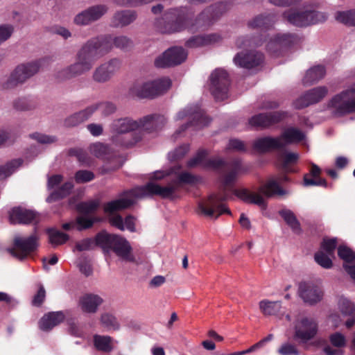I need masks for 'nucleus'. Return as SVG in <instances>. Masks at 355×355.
<instances>
[{"label": "nucleus", "mask_w": 355, "mask_h": 355, "mask_svg": "<svg viewBox=\"0 0 355 355\" xmlns=\"http://www.w3.org/2000/svg\"><path fill=\"white\" fill-rule=\"evenodd\" d=\"M136 19V15L132 11L118 12L114 17V23L116 26H125Z\"/></svg>", "instance_id": "41"}, {"label": "nucleus", "mask_w": 355, "mask_h": 355, "mask_svg": "<svg viewBox=\"0 0 355 355\" xmlns=\"http://www.w3.org/2000/svg\"><path fill=\"white\" fill-rule=\"evenodd\" d=\"M285 113L274 112L266 114H259L252 116L249 120V124L253 127L265 128L275 123H277L285 117Z\"/></svg>", "instance_id": "26"}, {"label": "nucleus", "mask_w": 355, "mask_h": 355, "mask_svg": "<svg viewBox=\"0 0 355 355\" xmlns=\"http://www.w3.org/2000/svg\"><path fill=\"white\" fill-rule=\"evenodd\" d=\"M107 10V8L105 6H92L76 15L73 21L76 24L80 26L88 25L100 19L106 13Z\"/></svg>", "instance_id": "21"}, {"label": "nucleus", "mask_w": 355, "mask_h": 355, "mask_svg": "<svg viewBox=\"0 0 355 355\" xmlns=\"http://www.w3.org/2000/svg\"><path fill=\"white\" fill-rule=\"evenodd\" d=\"M263 60V55L255 51H241L235 55L234 62L240 67L251 69L260 64Z\"/></svg>", "instance_id": "22"}, {"label": "nucleus", "mask_w": 355, "mask_h": 355, "mask_svg": "<svg viewBox=\"0 0 355 355\" xmlns=\"http://www.w3.org/2000/svg\"><path fill=\"white\" fill-rule=\"evenodd\" d=\"M129 94L139 98H154L151 80H137L129 89Z\"/></svg>", "instance_id": "27"}, {"label": "nucleus", "mask_w": 355, "mask_h": 355, "mask_svg": "<svg viewBox=\"0 0 355 355\" xmlns=\"http://www.w3.org/2000/svg\"><path fill=\"white\" fill-rule=\"evenodd\" d=\"M175 120H186L191 126L196 128H200L209 123V118L197 105L188 106L180 111L175 116Z\"/></svg>", "instance_id": "14"}, {"label": "nucleus", "mask_w": 355, "mask_h": 355, "mask_svg": "<svg viewBox=\"0 0 355 355\" xmlns=\"http://www.w3.org/2000/svg\"><path fill=\"white\" fill-rule=\"evenodd\" d=\"M21 164V159H15L0 167V181L10 175Z\"/></svg>", "instance_id": "47"}, {"label": "nucleus", "mask_w": 355, "mask_h": 355, "mask_svg": "<svg viewBox=\"0 0 355 355\" xmlns=\"http://www.w3.org/2000/svg\"><path fill=\"white\" fill-rule=\"evenodd\" d=\"M96 245H98L96 243V238L95 240L85 239L76 243L75 249L80 252L86 251L92 249Z\"/></svg>", "instance_id": "54"}, {"label": "nucleus", "mask_w": 355, "mask_h": 355, "mask_svg": "<svg viewBox=\"0 0 355 355\" xmlns=\"http://www.w3.org/2000/svg\"><path fill=\"white\" fill-rule=\"evenodd\" d=\"M107 42H101L99 37L88 40L78 51L76 62L59 71L57 78L67 80L90 71L94 63L106 54Z\"/></svg>", "instance_id": "2"}, {"label": "nucleus", "mask_w": 355, "mask_h": 355, "mask_svg": "<svg viewBox=\"0 0 355 355\" xmlns=\"http://www.w3.org/2000/svg\"><path fill=\"white\" fill-rule=\"evenodd\" d=\"M328 94L326 87H317L309 89L297 98L293 103L296 109H302L322 101Z\"/></svg>", "instance_id": "20"}, {"label": "nucleus", "mask_w": 355, "mask_h": 355, "mask_svg": "<svg viewBox=\"0 0 355 355\" xmlns=\"http://www.w3.org/2000/svg\"><path fill=\"white\" fill-rule=\"evenodd\" d=\"M297 41V37L291 34L278 35L272 39L267 44V49L270 51H275L277 48L290 46Z\"/></svg>", "instance_id": "34"}, {"label": "nucleus", "mask_w": 355, "mask_h": 355, "mask_svg": "<svg viewBox=\"0 0 355 355\" xmlns=\"http://www.w3.org/2000/svg\"><path fill=\"white\" fill-rule=\"evenodd\" d=\"M90 152L97 157H103L107 151V147L101 143L93 144L89 147Z\"/></svg>", "instance_id": "61"}, {"label": "nucleus", "mask_w": 355, "mask_h": 355, "mask_svg": "<svg viewBox=\"0 0 355 355\" xmlns=\"http://www.w3.org/2000/svg\"><path fill=\"white\" fill-rule=\"evenodd\" d=\"M336 245V239H324L320 250L315 254V262L324 268H331Z\"/></svg>", "instance_id": "17"}, {"label": "nucleus", "mask_w": 355, "mask_h": 355, "mask_svg": "<svg viewBox=\"0 0 355 355\" xmlns=\"http://www.w3.org/2000/svg\"><path fill=\"white\" fill-rule=\"evenodd\" d=\"M166 122V118L160 115H148L138 120L125 117L114 120L110 124V128L113 140H115L119 135L130 132H138L132 140L121 144L125 146H130L139 141L144 132L157 130L161 128Z\"/></svg>", "instance_id": "3"}, {"label": "nucleus", "mask_w": 355, "mask_h": 355, "mask_svg": "<svg viewBox=\"0 0 355 355\" xmlns=\"http://www.w3.org/2000/svg\"><path fill=\"white\" fill-rule=\"evenodd\" d=\"M223 7L222 4L218 5L214 7L209 8L204 10L198 19V23L201 24L200 21H202V24H209L212 20H214L218 16V11L220 8Z\"/></svg>", "instance_id": "43"}, {"label": "nucleus", "mask_w": 355, "mask_h": 355, "mask_svg": "<svg viewBox=\"0 0 355 355\" xmlns=\"http://www.w3.org/2000/svg\"><path fill=\"white\" fill-rule=\"evenodd\" d=\"M288 180L286 175H282L269 179L266 183L259 187L256 191H252L247 189H239L233 191L234 194L241 200L257 205L263 208L266 207L264 196L269 198L275 195L283 196L286 194L280 184Z\"/></svg>", "instance_id": "4"}, {"label": "nucleus", "mask_w": 355, "mask_h": 355, "mask_svg": "<svg viewBox=\"0 0 355 355\" xmlns=\"http://www.w3.org/2000/svg\"><path fill=\"white\" fill-rule=\"evenodd\" d=\"M92 106H96V110H98L105 116L113 114L116 110L114 104L108 102L92 105Z\"/></svg>", "instance_id": "55"}, {"label": "nucleus", "mask_w": 355, "mask_h": 355, "mask_svg": "<svg viewBox=\"0 0 355 355\" xmlns=\"http://www.w3.org/2000/svg\"><path fill=\"white\" fill-rule=\"evenodd\" d=\"M337 306L343 317L351 316L355 309L354 304L343 296L338 298Z\"/></svg>", "instance_id": "44"}, {"label": "nucleus", "mask_w": 355, "mask_h": 355, "mask_svg": "<svg viewBox=\"0 0 355 355\" xmlns=\"http://www.w3.org/2000/svg\"><path fill=\"white\" fill-rule=\"evenodd\" d=\"M94 178V173L87 170L78 171L75 174V180L78 184L90 182Z\"/></svg>", "instance_id": "52"}, {"label": "nucleus", "mask_w": 355, "mask_h": 355, "mask_svg": "<svg viewBox=\"0 0 355 355\" xmlns=\"http://www.w3.org/2000/svg\"><path fill=\"white\" fill-rule=\"evenodd\" d=\"M99 206L97 200H92L87 202H83L78 205V209L80 215L76 218V225L78 229L81 230L92 226V225L98 220L96 217L92 216V214Z\"/></svg>", "instance_id": "19"}, {"label": "nucleus", "mask_w": 355, "mask_h": 355, "mask_svg": "<svg viewBox=\"0 0 355 355\" xmlns=\"http://www.w3.org/2000/svg\"><path fill=\"white\" fill-rule=\"evenodd\" d=\"M329 340L331 344L338 348L345 347L347 343L346 337L340 332H335L330 335Z\"/></svg>", "instance_id": "50"}, {"label": "nucleus", "mask_w": 355, "mask_h": 355, "mask_svg": "<svg viewBox=\"0 0 355 355\" xmlns=\"http://www.w3.org/2000/svg\"><path fill=\"white\" fill-rule=\"evenodd\" d=\"M280 355H299V352L295 345L286 343L278 349Z\"/></svg>", "instance_id": "57"}, {"label": "nucleus", "mask_w": 355, "mask_h": 355, "mask_svg": "<svg viewBox=\"0 0 355 355\" xmlns=\"http://www.w3.org/2000/svg\"><path fill=\"white\" fill-rule=\"evenodd\" d=\"M134 193L128 191L119 199L107 202L104 205V211L110 215L109 220L112 225L120 230H128L130 232L135 230V218L131 216L125 218L123 220L121 216L116 215V211L124 209L132 205L137 199Z\"/></svg>", "instance_id": "5"}, {"label": "nucleus", "mask_w": 355, "mask_h": 355, "mask_svg": "<svg viewBox=\"0 0 355 355\" xmlns=\"http://www.w3.org/2000/svg\"><path fill=\"white\" fill-rule=\"evenodd\" d=\"M282 144L279 139L277 137H266L258 138L253 141L254 150L259 153H265L273 149H280Z\"/></svg>", "instance_id": "30"}, {"label": "nucleus", "mask_w": 355, "mask_h": 355, "mask_svg": "<svg viewBox=\"0 0 355 355\" xmlns=\"http://www.w3.org/2000/svg\"><path fill=\"white\" fill-rule=\"evenodd\" d=\"M103 64L111 77L119 70L121 65V61L118 59H112Z\"/></svg>", "instance_id": "56"}, {"label": "nucleus", "mask_w": 355, "mask_h": 355, "mask_svg": "<svg viewBox=\"0 0 355 355\" xmlns=\"http://www.w3.org/2000/svg\"><path fill=\"white\" fill-rule=\"evenodd\" d=\"M14 106L19 110H28L32 109L34 105L26 98H19L14 103Z\"/></svg>", "instance_id": "64"}, {"label": "nucleus", "mask_w": 355, "mask_h": 355, "mask_svg": "<svg viewBox=\"0 0 355 355\" xmlns=\"http://www.w3.org/2000/svg\"><path fill=\"white\" fill-rule=\"evenodd\" d=\"M229 85L228 74L225 70L217 69L211 73L209 89L216 101H223L228 97Z\"/></svg>", "instance_id": "10"}, {"label": "nucleus", "mask_w": 355, "mask_h": 355, "mask_svg": "<svg viewBox=\"0 0 355 355\" xmlns=\"http://www.w3.org/2000/svg\"><path fill=\"white\" fill-rule=\"evenodd\" d=\"M225 198L211 195L198 204V213L209 218H218L223 214H230L229 209L223 203Z\"/></svg>", "instance_id": "11"}, {"label": "nucleus", "mask_w": 355, "mask_h": 355, "mask_svg": "<svg viewBox=\"0 0 355 355\" xmlns=\"http://www.w3.org/2000/svg\"><path fill=\"white\" fill-rule=\"evenodd\" d=\"M14 28L12 25L4 24L0 26V44L7 40L12 34Z\"/></svg>", "instance_id": "60"}, {"label": "nucleus", "mask_w": 355, "mask_h": 355, "mask_svg": "<svg viewBox=\"0 0 355 355\" xmlns=\"http://www.w3.org/2000/svg\"><path fill=\"white\" fill-rule=\"evenodd\" d=\"M40 67V62L38 60L17 65L3 81V87L10 89L23 85L38 72Z\"/></svg>", "instance_id": "7"}, {"label": "nucleus", "mask_w": 355, "mask_h": 355, "mask_svg": "<svg viewBox=\"0 0 355 355\" xmlns=\"http://www.w3.org/2000/svg\"><path fill=\"white\" fill-rule=\"evenodd\" d=\"M343 316L338 313L334 312L329 315L327 318V322L330 324L334 328L338 327L343 322Z\"/></svg>", "instance_id": "63"}, {"label": "nucleus", "mask_w": 355, "mask_h": 355, "mask_svg": "<svg viewBox=\"0 0 355 355\" xmlns=\"http://www.w3.org/2000/svg\"><path fill=\"white\" fill-rule=\"evenodd\" d=\"M33 139L35 140L40 144H50L55 142L57 139L55 136L48 135L40 132H35L30 136Z\"/></svg>", "instance_id": "51"}, {"label": "nucleus", "mask_w": 355, "mask_h": 355, "mask_svg": "<svg viewBox=\"0 0 355 355\" xmlns=\"http://www.w3.org/2000/svg\"><path fill=\"white\" fill-rule=\"evenodd\" d=\"M46 233L49 243L54 247L64 244L69 239L67 234L54 228L47 229Z\"/></svg>", "instance_id": "39"}, {"label": "nucleus", "mask_w": 355, "mask_h": 355, "mask_svg": "<svg viewBox=\"0 0 355 355\" xmlns=\"http://www.w3.org/2000/svg\"><path fill=\"white\" fill-rule=\"evenodd\" d=\"M294 338L302 343H306L316 335L318 323L311 318L300 315L294 322Z\"/></svg>", "instance_id": "12"}, {"label": "nucleus", "mask_w": 355, "mask_h": 355, "mask_svg": "<svg viewBox=\"0 0 355 355\" xmlns=\"http://www.w3.org/2000/svg\"><path fill=\"white\" fill-rule=\"evenodd\" d=\"M284 15L290 24L297 26H306L325 19L323 14L306 8L291 9Z\"/></svg>", "instance_id": "9"}, {"label": "nucleus", "mask_w": 355, "mask_h": 355, "mask_svg": "<svg viewBox=\"0 0 355 355\" xmlns=\"http://www.w3.org/2000/svg\"><path fill=\"white\" fill-rule=\"evenodd\" d=\"M279 214L295 232H300V223L293 211L289 209H282L279 211Z\"/></svg>", "instance_id": "45"}, {"label": "nucleus", "mask_w": 355, "mask_h": 355, "mask_svg": "<svg viewBox=\"0 0 355 355\" xmlns=\"http://www.w3.org/2000/svg\"><path fill=\"white\" fill-rule=\"evenodd\" d=\"M223 160L218 157L208 159L205 150H200L196 155L191 159L187 165L189 167L200 166L205 168L218 169L224 165Z\"/></svg>", "instance_id": "23"}, {"label": "nucleus", "mask_w": 355, "mask_h": 355, "mask_svg": "<svg viewBox=\"0 0 355 355\" xmlns=\"http://www.w3.org/2000/svg\"><path fill=\"white\" fill-rule=\"evenodd\" d=\"M96 243L105 250H112L118 257L123 260L135 261L132 254V248L128 241L119 235L102 232L96 236Z\"/></svg>", "instance_id": "6"}, {"label": "nucleus", "mask_w": 355, "mask_h": 355, "mask_svg": "<svg viewBox=\"0 0 355 355\" xmlns=\"http://www.w3.org/2000/svg\"><path fill=\"white\" fill-rule=\"evenodd\" d=\"M338 256L344 261L343 266L350 277L355 280L354 253L346 246H340L338 249Z\"/></svg>", "instance_id": "31"}, {"label": "nucleus", "mask_w": 355, "mask_h": 355, "mask_svg": "<svg viewBox=\"0 0 355 355\" xmlns=\"http://www.w3.org/2000/svg\"><path fill=\"white\" fill-rule=\"evenodd\" d=\"M92 78L95 82L103 83L108 81L111 78V76L107 73L103 64H101L95 69Z\"/></svg>", "instance_id": "48"}, {"label": "nucleus", "mask_w": 355, "mask_h": 355, "mask_svg": "<svg viewBox=\"0 0 355 355\" xmlns=\"http://www.w3.org/2000/svg\"><path fill=\"white\" fill-rule=\"evenodd\" d=\"M96 110V106H89L79 112L75 113L65 119L64 124L68 127H73L84 122Z\"/></svg>", "instance_id": "35"}, {"label": "nucleus", "mask_w": 355, "mask_h": 355, "mask_svg": "<svg viewBox=\"0 0 355 355\" xmlns=\"http://www.w3.org/2000/svg\"><path fill=\"white\" fill-rule=\"evenodd\" d=\"M101 42H107L106 54L116 46L119 49H125L132 45V42L125 36L112 37L110 35L99 37Z\"/></svg>", "instance_id": "36"}, {"label": "nucleus", "mask_w": 355, "mask_h": 355, "mask_svg": "<svg viewBox=\"0 0 355 355\" xmlns=\"http://www.w3.org/2000/svg\"><path fill=\"white\" fill-rule=\"evenodd\" d=\"M271 19L269 17L259 16L254 19L250 24L253 28L268 27L270 24Z\"/></svg>", "instance_id": "58"}, {"label": "nucleus", "mask_w": 355, "mask_h": 355, "mask_svg": "<svg viewBox=\"0 0 355 355\" xmlns=\"http://www.w3.org/2000/svg\"><path fill=\"white\" fill-rule=\"evenodd\" d=\"M9 219L11 223H38L40 220V216L33 211L15 207L9 213Z\"/></svg>", "instance_id": "24"}, {"label": "nucleus", "mask_w": 355, "mask_h": 355, "mask_svg": "<svg viewBox=\"0 0 355 355\" xmlns=\"http://www.w3.org/2000/svg\"><path fill=\"white\" fill-rule=\"evenodd\" d=\"M101 324L108 330H118L120 324L114 315L109 313H103L101 316Z\"/></svg>", "instance_id": "46"}, {"label": "nucleus", "mask_w": 355, "mask_h": 355, "mask_svg": "<svg viewBox=\"0 0 355 355\" xmlns=\"http://www.w3.org/2000/svg\"><path fill=\"white\" fill-rule=\"evenodd\" d=\"M220 40V36L218 34H209L207 35L196 36L187 42L189 47H196L202 45L210 44L218 42Z\"/></svg>", "instance_id": "37"}, {"label": "nucleus", "mask_w": 355, "mask_h": 355, "mask_svg": "<svg viewBox=\"0 0 355 355\" xmlns=\"http://www.w3.org/2000/svg\"><path fill=\"white\" fill-rule=\"evenodd\" d=\"M227 149L238 152H245L246 147L243 141L237 139H232L229 141Z\"/></svg>", "instance_id": "59"}, {"label": "nucleus", "mask_w": 355, "mask_h": 355, "mask_svg": "<svg viewBox=\"0 0 355 355\" xmlns=\"http://www.w3.org/2000/svg\"><path fill=\"white\" fill-rule=\"evenodd\" d=\"M64 320L61 311L51 312L45 314L39 321V327L42 331H49Z\"/></svg>", "instance_id": "29"}, {"label": "nucleus", "mask_w": 355, "mask_h": 355, "mask_svg": "<svg viewBox=\"0 0 355 355\" xmlns=\"http://www.w3.org/2000/svg\"><path fill=\"white\" fill-rule=\"evenodd\" d=\"M94 346L98 350L109 352L112 350V338L107 336L96 335L94 337Z\"/></svg>", "instance_id": "42"}, {"label": "nucleus", "mask_w": 355, "mask_h": 355, "mask_svg": "<svg viewBox=\"0 0 355 355\" xmlns=\"http://www.w3.org/2000/svg\"><path fill=\"white\" fill-rule=\"evenodd\" d=\"M299 159V154L292 152H284L279 155V159L284 168H287L288 166L293 164L297 162Z\"/></svg>", "instance_id": "49"}, {"label": "nucleus", "mask_w": 355, "mask_h": 355, "mask_svg": "<svg viewBox=\"0 0 355 355\" xmlns=\"http://www.w3.org/2000/svg\"><path fill=\"white\" fill-rule=\"evenodd\" d=\"M259 306L261 312L265 315H275L279 319H282L284 315L282 311V303L279 301L263 300L259 302Z\"/></svg>", "instance_id": "32"}, {"label": "nucleus", "mask_w": 355, "mask_h": 355, "mask_svg": "<svg viewBox=\"0 0 355 355\" xmlns=\"http://www.w3.org/2000/svg\"><path fill=\"white\" fill-rule=\"evenodd\" d=\"M304 184L305 186H327L325 180L322 178H309V175H306L304 178Z\"/></svg>", "instance_id": "62"}, {"label": "nucleus", "mask_w": 355, "mask_h": 355, "mask_svg": "<svg viewBox=\"0 0 355 355\" xmlns=\"http://www.w3.org/2000/svg\"><path fill=\"white\" fill-rule=\"evenodd\" d=\"M166 25L164 29L166 33L178 32L187 27V21L184 15L177 10H171L164 15Z\"/></svg>", "instance_id": "25"}, {"label": "nucleus", "mask_w": 355, "mask_h": 355, "mask_svg": "<svg viewBox=\"0 0 355 355\" xmlns=\"http://www.w3.org/2000/svg\"><path fill=\"white\" fill-rule=\"evenodd\" d=\"M187 57V51L182 47H172L158 57L155 64L157 67H167L181 64Z\"/></svg>", "instance_id": "18"}, {"label": "nucleus", "mask_w": 355, "mask_h": 355, "mask_svg": "<svg viewBox=\"0 0 355 355\" xmlns=\"http://www.w3.org/2000/svg\"><path fill=\"white\" fill-rule=\"evenodd\" d=\"M38 239L39 237L36 234L28 238L16 236L14 238L13 247L8 250L12 257L22 260L37 249Z\"/></svg>", "instance_id": "13"}, {"label": "nucleus", "mask_w": 355, "mask_h": 355, "mask_svg": "<svg viewBox=\"0 0 355 355\" xmlns=\"http://www.w3.org/2000/svg\"><path fill=\"white\" fill-rule=\"evenodd\" d=\"M150 182L143 187H136L131 191L137 198H144L157 195L163 198L173 199L180 183H192L195 178L188 172L180 171V167L175 166L168 170L157 171L149 178Z\"/></svg>", "instance_id": "1"}, {"label": "nucleus", "mask_w": 355, "mask_h": 355, "mask_svg": "<svg viewBox=\"0 0 355 355\" xmlns=\"http://www.w3.org/2000/svg\"><path fill=\"white\" fill-rule=\"evenodd\" d=\"M328 107L336 114H344L355 111V83L346 87L328 103Z\"/></svg>", "instance_id": "8"}, {"label": "nucleus", "mask_w": 355, "mask_h": 355, "mask_svg": "<svg viewBox=\"0 0 355 355\" xmlns=\"http://www.w3.org/2000/svg\"><path fill=\"white\" fill-rule=\"evenodd\" d=\"M298 294L304 303L314 305L322 301L323 291L313 282H303L299 284Z\"/></svg>", "instance_id": "16"}, {"label": "nucleus", "mask_w": 355, "mask_h": 355, "mask_svg": "<svg viewBox=\"0 0 355 355\" xmlns=\"http://www.w3.org/2000/svg\"><path fill=\"white\" fill-rule=\"evenodd\" d=\"M324 75L325 69L324 67L321 65L315 66L306 71L303 82L305 84H312L322 78Z\"/></svg>", "instance_id": "38"}, {"label": "nucleus", "mask_w": 355, "mask_h": 355, "mask_svg": "<svg viewBox=\"0 0 355 355\" xmlns=\"http://www.w3.org/2000/svg\"><path fill=\"white\" fill-rule=\"evenodd\" d=\"M102 302L103 300L100 296L94 294H86L79 299L78 306L82 311L85 313H94Z\"/></svg>", "instance_id": "28"}, {"label": "nucleus", "mask_w": 355, "mask_h": 355, "mask_svg": "<svg viewBox=\"0 0 355 355\" xmlns=\"http://www.w3.org/2000/svg\"><path fill=\"white\" fill-rule=\"evenodd\" d=\"M154 97L166 92L171 86V81L168 78L164 77L151 80Z\"/></svg>", "instance_id": "40"}, {"label": "nucleus", "mask_w": 355, "mask_h": 355, "mask_svg": "<svg viewBox=\"0 0 355 355\" xmlns=\"http://www.w3.org/2000/svg\"><path fill=\"white\" fill-rule=\"evenodd\" d=\"M62 181V176L61 175H54L48 178L47 188L51 193L46 199L47 202H52L58 200L69 194L73 184L71 182H67L60 186Z\"/></svg>", "instance_id": "15"}, {"label": "nucleus", "mask_w": 355, "mask_h": 355, "mask_svg": "<svg viewBox=\"0 0 355 355\" xmlns=\"http://www.w3.org/2000/svg\"><path fill=\"white\" fill-rule=\"evenodd\" d=\"M335 19L338 22L352 26V10L338 11L335 13Z\"/></svg>", "instance_id": "53"}, {"label": "nucleus", "mask_w": 355, "mask_h": 355, "mask_svg": "<svg viewBox=\"0 0 355 355\" xmlns=\"http://www.w3.org/2000/svg\"><path fill=\"white\" fill-rule=\"evenodd\" d=\"M304 137V133L300 130L294 128H287L282 132L280 136L277 137L282 143L280 145L281 148L288 144L297 143L302 140Z\"/></svg>", "instance_id": "33"}]
</instances>
